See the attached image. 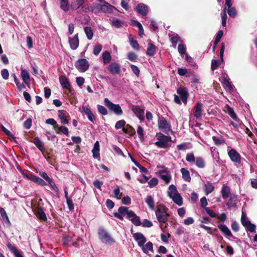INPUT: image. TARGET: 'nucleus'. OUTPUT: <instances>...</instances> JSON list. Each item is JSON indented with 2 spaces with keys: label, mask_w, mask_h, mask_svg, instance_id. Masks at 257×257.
I'll list each match as a JSON object with an SVG mask.
<instances>
[{
  "label": "nucleus",
  "mask_w": 257,
  "mask_h": 257,
  "mask_svg": "<svg viewBox=\"0 0 257 257\" xmlns=\"http://www.w3.org/2000/svg\"><path fill=\"white\" fill-rule=\"evenodd\" d=\"M118 212H113V215L115 217L119 219L120 220H123V215H126V218L129 219L131 220V219L136 216L137 214L133 211L129 210L127 207L124 206H120L118 209Z\"/></svg>",
  "instance_id": "f257e3e1"
},
{
  "label": "nucleus",
  "mask_w": 257,
  "mask_h": 257,
  "mask_svg": "<svg viewBox=\"0 0 257 257\" xmlns=\"http://www.w3.org/2000/svg\"><path fill=\"white\" fill-rule=\"evenodd\" d=\"M156 137L158 141L156 142L155 145L159 148L166 149L170 147L169 143L171 141V137L167 136L161 133L156 134Z\"/></svg>",
  "instance_id": "f03ea898"
},
{
  "label": "nucleus",
  "mask_w": 257,
  "mask_h": 257,
  "mask_svg": "<svg viewBox=\"0 0 257 257\" xmlns=\"http://www.w3.org/2000/svg\"><path fill=\"white\" fill-rule=\"evenodd\" d=\"M98 234L99 239L103 243L111 244L115 242V240L103 228H99Z\"/></svg>",
  "instance_id": "7ed1b4c3"
},
{
  "label": "nucleus",
  "mask_w": 257,
  "mask_h": 257,
  "mask_svg": "<svg viewBox=\"0 0 257 257\" xmlns=\"http://www.w3.org/2000/svg\"><path fill=\"white\" fill-rule=\"evenodd\" d=\"M105 105L109 108L110 110L113 112L117 115H121L123 113L122 110L118 104H114L111 102L108 98H105L104 99Z\"/></svg>",
  "instance_id": "20e7f679"
},
{
  "label": "nucleus",
  "mask_w": 257,
  "mask_h": 257,
  "mask_svg": "<svg viewBox=\"0 0 257 257\" xmlns=\"http://www.w3.org/2000/svg\"><path fill=\"white\" fill-rule=\"evenodd\" d=\"M94 9H95L98 12H102L105 13H112L114 7L110 5L108 3L104 1L103 5L97 4Z\"/></svg>",
  "instance_id": "39448f33"
},
{
  "label": "nucleus",
  "mask_w": 257,
  "mask_h": 257,
  "mask_svg": "<svg viewBox=\"0 0 257 257\" xmlns=\"http://www.w3.org/2000/svg\"><path fill=\"white\" fill-rule=\"evenodd\" d=\"M75 66L80 72H84L88 69L89 64L86 59H78L75 63Z\"/></svg>",
  "instance_id": "423d86ee"
},
{
  "label": "nucleus",
  "mask_w": 257,
  "mask_h": 257,
  "mask_svg": "<svg viewBox=\"0 0 257 257\" xmlns=\"http://www.w3.org/2000/svg\"><path fill=\"white\" fill-rule=\"evenodd\" d=\"M225 49V45L224 43H221V48H220V61L219 60H215L212 59L211 61V68L212 70H214L216 69L218 66H219L220 64V61L223 62V54L224 52Z\"/></svg>",
  "instance_id": "0eeeda50"
},
{
  "label": "nucleus",
  "mask_w": 257,
  "mask_h": 257,
  "mask_svg": "<svg viewBox=\"0 0 257 257\" xmlns=\"http://www.w3.org/2000/svg\"><path fill=\"white\" fill-rule=\"evenodd\" d=\"M228 155L232 162L239 164L241 162L240 154L233 149H231L228 152Z\"/></svg>",
  "instance_id": "6e6552de"
},
{
  "label": "nucleus",
  "mask_w": 257,
  "mask_h": 257,
  "mask_svg": "<svg viewBox=\"0 0 257 257\" xmlns=\"http://www.w3.org/2000/svg\"><path fill=\"white\" fill-rule=\"evenodd\" d=\"M59 79L60 83L63 88L67 89L69 92L71 93L73 90V89L71 88L69 79L65 75L60 76Z\"/></svg>",
  "instance_id": "1a4fd4ad"
},
{
  "label": "nucleus",
  "mask_w": 257,
  "mask_h": 257,
  "mask_svg": "<svg viewBox=\"0 0 257 257\" xmlns=\"http://www.w3.org/2000/svg\"><path fill=\"white\" fill-rule=\"evenodd\" d=\"M193 111L194 115L196 118L201 117L203 112V104L200 102H198L194 106Z\"/></svg>",
  "instance_id": "9d476101"
},
{
  "label": "nucleus",
  "mask_w": 257,
  "mask_h": 257,
  "mask_svg": "<svg viewBox=\"0 0 257 257\" xmlns=\"http://www.w3.org/2000/svg\"><path fill=\"white\" fill-rule=\"evenodd\" d=\"M133 237L138 242L140 247H144V244L147 241V238L143 233L141 232L134 233Z\"/></svg>",
  "instance_id": "9b49d317"
},
{
  "label": "nucleus",
  "mask_w": 257,
  "mask_h": 257,
  "mask_svg": "<svg viewBox=\"0 0 257 257\" xmlns=\"http://www.w3.org/2000/svg\"><path fill=\"white\" fill-rule=\"evenodd\" d=\"M107 69L109 72L113 75L119 74L121 71L119 65L116 62H113L110 64L108 67Z\"/></svg>",
  "instance_id": "f8f14e48"
},
{
  "label": "nucleus",
  "mask_w": 257,
  "mask_h": 257,
  "mask_svg": "<svg viewBox=\"0 0 257 257\" xmlns=\"http://www.w3.org/2000/svg\"><path fill=\"white\" fill-rule=\"evenodd\" d=\"M177 92L180 95V98L184 104L187 102V98L189 93L186 88L179 87L177 90Z\"/></svg>",
  "instance_id": "ddd939ff"
},
{
  "label": "nucleus",
  "mask_w": 257,
  "mask_h": 257,
  "mask_svg": "<svg viewBox=\"0 0 257 257\" xmlns=\"http://www.w3.org/2000/svg\"><path fill=\"white\" fill-rule=\"evenodd\" d=\"M136 9L137 12L143 16H146L149 12L148 6L143 3L138 4Z\"/></svg>",
  "instance_id": "4468645a"
},
{
  "label": "nucleus",
  "mask_w": 257,
  "mask_h": 257,
  "mask_svg": "<svg viewBox=\"0 0 257 257\" xmlns=\"http://www.w3.org/2000/svg\"><path fill=\"white\" fill-rule=\"evenodd\" d=\"M158 124L159 128L165 130H169L171 129L170 124L168 123L166 119H165L163 116L159 117Z\"/></svg>",
  "instance_id": "2eb2a0df"
},
{
  "label": "nucleus",
  "mask_w": 257,
  "mask_h": 257,
  "mask_svg": "<svg viewBox=\"0 0 257 257\" xmlns=\"http://www.w3.org/2000/svg\"><path fill=\"white\" fill-rule=\"evenodd\" d=\"M87 0H72L70 3L71 10L75 11L80 8Z\"/></svg>",
  "instance_id": "dca6fc26"
},
{
  "label": "nucleus",
  "mask_w": 257,
  "mask_h": 257,
  "mask_svg": "<svg viewBox=\"0 0 257 257\" xmlns=\"http://www.w3.org/2000/svg\"><path fill=\"white\" fill-rule=\"evenodd\" d=\"M228 202L226 203L228 208H235L237 202V196L235 194H230Z\"/></svg>",
  "instance_id": "f3484780"
},
{
  "label": "nucleus",
  "mask_w": 257,
  "mask_h": 257,
  "mask_svg": "<svg viewBox=\"0 0 257 257\" xmlns=\"http://www.w3.org/2000/svg\"><path fill=\"white\" fill-rule=\"evenodd\" d=\"M69 43L71 49L72 50H76L78 47L79 41L78 33L76 34L72 38L69 37Z\"/></svg>",
  "instance_id": "a211bd4d"
},
{
  "label": "nucleus",
  "mask_w": 257,
  "mask_h": 257,
  "mask_svg": "<svg viewBox=\"0 0 257 257\" xmlns=\"http://www.w3.org/2000/svg\"><path fill=\"white\" fill-rule=\"evenodd\" d=\"M168 210V208H167L164 205L162 204L158 205L157 206V209L155 211L156 217L159 215H162L167 213Z\"/></svg>",
  "instance_id": "6ab92c4d"
},
{
  "label": "nucleus",
  "mask_w": 257,
  "mask_h": 257,
  "mask_svg": "<svg viewBox=\"0 0 257 257\" xmlns=\"http://www.w3.org/2000/svg\"><path fill=\"white\" fill-rule=\"evenodd\" d=\"M32 142L35 145V146L42 153L45 152V149L44 148V143L40 140L39 138L35 137Z\"/></svg>",
  "instance_id": "aec40b11"
},
{
  "label": "nucleus",
  "mask_w": 257,
  "mask_h": 257,
  "mask_svg": "<svg viewBox=\"0 0 257 257\" xmlns=\"http://www.w3.org/2000/svg\"><path fill=\"white\" fill-rule=\"evenodd\" d=\"M35 214L37 217L43 221H47L46 215L41 207H38L35 211Z\"/></svg>",
  "instance_id": "412c9836"
},
{
  "label": "nucleus",
  "mask_w": 257,
  "mask_h": 257,
  "mask_svg": "<svg viewBox=\"0 0 257 257\" xmlns=\"http://www.w3.org/2000/svg\"><path fill=\"white\" fill-rule=\"evenodd\" d=\"M21 76L23 80L28 86L30 84V77L29 72L25 69H22L21 71Z\"/></svg>",
  "instance_id": "4be33fe9"
},
{
  "label": "nucleus",
  "mask_w": 257,
  "mask_h": 257,
  "mask_svg": "<svg viewBox=\"0 0 257 257\" xmlns=\"http://www.w3.org/2000/svg\"><path fill=\"white\" fill-rule=\"evenodd\" d=\"M157 49L158 48L155 45L151 43H149L148 44L146 54L148 56H153L156 54Z\"/></svg>",
  "instance_id": "5701e85b"
},
{
  "label": "nucleus",
  "mask_w": 257,
  "mask_h": 257,
  "mask_svg": "<svg viewBox=\"0 0 257 257\" xmlns=\"http://www.w3.org/2000/svg\"><path fill=\"white\" fill-rule=\"evenodd\" d=\"M170 198L179 206H181L183 204L182 198L181 195L178 193H175L173 195H170Z\"/></svg>",
  "instance_id": "b1692460"
},
{
  "label": "nucleus",
  "mask_w": 257,
  "mask_h": 257,
  "mask_svg": "<svg viewBox=\"0 0 257 257\" xmlns=\"http://www.w3.org/2000/svg\"><path fill=\"white\" fill-rule=\"evenodd\" d=\"M83 110L85 113L87 115L89 120L92 122H93L95 119V117L93 112L91 110L87 107L86 106H82Z\"/></svg>",
  "instance_id": "393cba45"
},
{
  "label": "nucleus",
  "mask_w": 257,
  "mask_h": 257,
  "mask_svg": "<svg viewBox=\"0 0 257 257\" xmlns=\"http://www.w3.org/2000/svg\"><path fill=\"white\" fill-rule=\"evenodd\" d=\"M122 131L123 133L128 134L130 137L134 136L136 134V131L130 124H127L125 127H123Z\"/></svg>",
  "instance_id": "a878e982"
},
{
  "label": "nucleus",
  "mask_w": 257,
  "mask_h": 257,
  "mask_svg": "<svg viewBox=\"0 0 257 257\" xmlns=\"http://www.w3.org/2000/svg\"><path fill=\"white\" fill-rule=\"evenodd\" d=\"M67 112L64 110H58V116L61 120V123L63 124H68L69 121L66 117Z\"/></svg>",
  "instance_id": "bb28decb"
},
{
  "label": "nucleus",
  "mask_w": 257,
  "mask_h": 257,
  "mask_svg": "<svg viewBox=\"0 0 257 257\" xmlns=\"http://www.w3.org/2000/svg\"><path fill=\"white\" fill-rule=\"evenodd\" d=\"M218 228L219 230L223 233L226 236H232V234L229 229V228L227 227L225 224H218L217 225Z\"/></svg>",
  "instance_id": "cd10ccee"
},
{
  "label": "nucleus",
  "mask_w": 257,
  "mask_h": 257,
  "mask_svg": "<svg viewBox=\"0 0 257 257\" xmlns=\"http://www.w3.org/2000/svg\"><path fill=\"white\" fill-rule=\"evenodd\" d=\"M7 246L9 249L13 252L15 257H23L21 253L18 250V249L11 243H9L7 244Z\"/></svg>",
  "instance_id": "c85d7f7f"
},
{
  "label": "nucleus",
  "mask_w": 257,
  "mask_h": 257,
  "mask_svg": "<svg viewBox=\"0 0 257 257\" xmlns=\"http://www.w3.org/2000/svg\"><path fill=\"white\" fill-rule=\"evenodd\" d=\"M221 193L223 199H226L230 194V188L227 186H223L221 189Z\"/></svg>",
  "instance_id": "c756f323"
},
{
  "label": "nucleus",
  "mask_w": 257,
  "mask_h": 257,
  "mask_svg": "<svg viewBox=\"0 0 257 257\" xmlns=\"http://www.w3.org/2000/svg\"><path fill=\"white\" fill-rule=\"evenodd\" d=\"M60 8L65 12L71 10L70 4L69 5L68 0H60Z\"/></svg>",
  "instance_id": "7c9ffc66"
},
{
  "label": "nucleus",
  "mask_w": 257,
  "mask_h": 257,
  "mask_svg": "<svg viewBox=\"0 0 257 257\" xmlns=\"http://www.w3.org/2000/svg\"><path fill=\"white\" fill-rule=\"evenodd\" d=\"M134 112L141 121L144 120V110L138 107L134 109Z\"/></svg>",
  "instance_id": "2f4dec72"
},
{
  "label": "nucleus",
  "mask_w": 257,
  "mask_h": 257,
  "mask_svg": "<svg viewBox=\"0 0 257 257\" xmlns=\"http://www.w3.org/2000/svg\"><path fill=\"white\" fill-rule=\"evenodd\" d=\"M146 202L151 210H154L155 209V201L152 196H147L146 199Z\"/></svg>",
  "instance_id": "473e14b6"
},
{
  "label": "nucleus",
  "mask_w": 257,
  "mask_h": 257,
  "mask_svg": "<svg viewBox=\"0 0 257 257\" xmlns=\"http://www.w3.org/2000/svg\"><path fill=\"white\" fill-rule=\"evenodd\" d=\"M242 225L245 227L246 229L251 232H255L256 226L254 224L251 223L250 221H247L245 223H244Z\"/></svg>",
  "instance_id": "72a5a7b5"
},
{
  "label": "nucleus",
  "mask_w": 257,
  "mask_h": 257,
  "mask_svg": "<svg viewBox=\"0 0 257 257\" xmlns=\"http://www.w3.org/2000/svg\"><path fill=\"white\" fill-rule=\"evenodd\" d=\"M181 172L182 175V178L184 179V180L186 181L190 182L191 178L190 176V173L189 171L185 168H183L181 169Z\"/></svg>",
  "instance_id": "f704fd0d"
},
{
  "label": "nucleus",
  "mask_w": 257,
  "mask_h": 257,
  "mask_svg": "<svg viewBox=\"0 0 257 257\" xmlns=\"http://www.w3.org/2000/svg\"><path fill=\"white\" fill-rule=\"evenodd\" d=\"M55 130L57 134H60L61 133H63L66 136H69L68 128L65 126L61 125L60 127L58 126V127Z\"/></svg>",
  "instance_id": "c9c22d12"
},
{
  "label": "nucleus",
  "mask_w": 257,
  "mask_h": 257,
  "mask_svg": "<svg viewBox=\"0 0 257 257\" xmlns=\"http://www.w3.org/2000/svg\"><path fill=\"white\" fill-rule=\"evenodd\" d=\"M128 38L132 47L135 50H139L140 49L139 44L137 40L134 39L132 35L130 34Z\"/></svg>",
  "instance_id": "e433bc0d"
},
{
  "label": "nucleus",
  "mask_w": 257,
  "mask_h": 257,
  "mask_svg": "<svg viewBox=\"0 0 257 257\" xmlns=\"http://www.w3.org/2000/svg\"><path fill=\"white\" fill-rule=\"evenodd\" d=\"M92 152L93 158H96L99 156V144L98 141L95 143Z\"/></svg>",
  "instance_id": "4c0bfd02"
},
{
  "label": "nucleus",
  "mask_w": 257,
  "mask_h": 257,
  "mask_svg": "<svg viewBox=\"0 0 257 257\" xmlns=\"http://www.w3.org/2000/svg\"><path fill=\"white\" fill-rule=\"evenodd\" d=\"M214 190V187L212 183L210 182H207V184L204 185V190L206 195H208L209 194L211 193Z\"/></svg>",
  "instance_id": "58836bf2"
},
{
  "label": "nucleus",
  "mask_w": 257,
  "mask_h": 257,
  "mask_svg": "<svg viewBox=\"0 0 257 257\" xmlns=\"http://www.w3.org/2000/svg\"><path fill=\"white\" fill-rule=\"evenodd\" d=\"M195 165L200 168H203L205 166V162L204 159L202 157H197L195 160Z\"/></svg>",
  "instance_id": "ea45409f"
},
{
  "label": "nucleus",
  "mask_w": 257,
  "mask_h": 257,
  "mask_svg": "<svg viewBox=\"0 0 257 257\" xmlns=\"http://www.w3.org/2000/svg\"><path fill=\"white\" fill-rule=\"evenodd\" d=\"M158 176L162 179L166 184H169L171 179V175L170 172L158 175Z\"/></svg>",
  "instance_id": "a19ab883"
},
{
  "label": "nucleus",
  "mask_w": 257,
  "mask_h": 257,
  "mask_svg": "<svg viewBox=\"0 0 257 257\" xmlns=\"http://www.w3.org/2000/svg\"><path fill=\"white\" fill-rule=\"evenodd\" d=\"M170 216V214L167 212L162 215H159L156 217L158 221L160 223H166L168 221V218Z\"/></svg>",
  "instance_id": "79ce46f5"
},
{
  "label": "nucleus",
  "mask_w": 257,
  "mask_h": 257,
  "mask_svg": "<svg viewBox=\"0 0 257 257\" xmlns=\"http://www.w3.org/2000/svg\"><path fill=\"white\" fill-rule=\"evenodd\" d=\"M102 59L104 64H107L111 60V56L109 52L105 51L102 54Z\"/></svg>",
  "instance_id": "37998d69"
},
{
  "label": "nucleus",
  "mask_w": 257,
  "mask_h": 257,
  "mask_svg": "<svg viewBox=\"0 0 257 257\" xmlns=\"http://www.w3.org/2000/svg\"><path fill=\"white\" fill-rule=\"evenodd\" d=\"M141 247L143 252L147 254L149 252V250H153V245L152 242L149 241L145 245L144 244V247Z\"/></svg>",
  "instance_id": "c03bdc74"
},
{
  "label": "nucleus",
  "mask_w": 257,
  "mask_h": 257,
  "mask_svg": "<svg viewBox=\"0 0 257 257\" xmlns=\"http://www.w3.org/2000/svg\"><path fill=\"white\" fill-rule=\"evenodd\" d=\"M84 30L87 39L88 40H91L93 36V33L91 28L90 27H85Z\"/></svg>",
  "instance_id": "a18cd8bd"
},
{
  "label": "nucleus",
  "mask_w": 257,
  "mask_h": 257,
  "mask_svg": "<svg viewBox=\"0 0 257 257\" xmlns=\"http://www.w3.org/2000/svg\"><path fill=\"white\" fill-rule=\"evenodd\" d=\"M227 113L234 120H237V117L233 109L229 106H227Z\"/></svg>",
  "instance_id": "49530a36"
},
{
  "label": "nucleus",
  "mask_w": 257,
  "mask_h": 257,
  "mask_svg": "<svg viewBox=\"0 0 257 257\" xmlns=\"http://www.w3.org/2000/svg\"><path fill=\"white\" fill-rule=\"evenodd\" d=\"M80 8L81 10L84 13H88L89 12H93L94 11L93 8L91 6L90 4H87L84 6L83 5Z\"/></svg>",
  "instance_id": "de8ad7c7"
},
{
  "label": "nucleus",
  "mask_w": 257,
  "mask_h": 257,
  "mask_svg": "<svg viewBox=\"0 0 257 257\" xmlns=\"http://www.w3.org/2000/svg\"><path fill=\"white\" fill-rule=\"evenodd\" d=\"M212 140L214 141L215 144L217 146L225 143V141L223 140L222 137H217L215 136H213L212 137Z\"/></svg>",
  "instance_id": "09e8293b"
},
{
  "label": "nucleus",
  "mask_w": 257,
  "mask_h": 257,
  "mask_svg": "<svg viewBox=\"0 0 257 257\" xmlns=\"http://www.w3.org/2000/svg\"><path fill=\"white\" fill-rule=\"evenodd\" d=\"M46 123L53 126V128L56 130L58 127L57 121L54 118H49L46 120Z\"/></svg>",
  "instance_id": "8fccbe9b"
},
{
  "label": "nucleus",
  "mask_w": 257,
  "mask_h": 257,
  "mask_svg": "<svg viewBox=\"0 0 257 257\" xmlns=\"http://www.w3.org/2000/svg\"><path fill=\"white\" fill-rule=\"evenodd\" d=\"M178 191L176 186L173 184L170 185L169 187V191H168V196L170 195H173L175 193H178Z\"/></svg>",
  "instance_id": "3c124183"
},
{
  "label": "nucleus",
  "mask_w": 257,
  "mask_h": 257,
  "mask_svg": "<svg viewBox=\"0 0 257 257\" xmlns=\"http://www.w3.org/2000/svg\"><path fill=\"white\" fill-rule=\"evenodd\" d=\"M97 107L98 111L99 112V113H100L103 115H105L108 114L107 110L104 106L99 105V104H98L97 105Z\"/></svg>",
  "instance_id": "603ef678"
},
{
  "label": "nucleus",
  "mask_w": 257,
  "mask_h": 257,
  "mask_svg": "<svg viewBox=\"0 0 257 257\" xmlns=\"http://www.w3.org/2000/svg\"><path fill=\"white\" fill-rule=\"evenodd\" d=\"M34 182L42 186L47 185L46 182L43 179L37 176L34 180Z\"/></svg>",
  "instance_id": "864d4df0"
},
{
  "label": "nucleus",
  "mask_w": 257,
  "mask_h": 257,
  "mask_svg": "<svg viewBox=\"0 0 257 257\" xmlns=\"http://www.w3.org/2000/svg\"><path fill=\"white\" fill-rule=\"evenodd\" d=\"M170 37H171V42L173 45H176L177 42L181 41V38L178 35H172Z\"/></svg>",
  "instance_id": "5fc2aeb1"
},
{
  "label": "nucleus",
  "mask_w": 257,
  "mask_h": 257,
  "mask_svg": "<svg viewBox=\"0 0 257 257\" xmlns=\"http://www.w3.org/2000/svg\"><path fill=\"white\" fill-rule=\"evenodd\" d=\"M112 25L116 28H119L122 27L123 23L117 19H113L112 21Z\"/></svg>",
  "instance_id": "6e6d98bb"
},
{
  "label": "nucleus",
  "mask_w": 257,
  "mask_h": 257,
  "mask_svg": "<svg viewBox=\"0 0 257 257\" xmlns=\"http://www.w3.org/2000/svg\"><path fill=\"white\" fill-rule=\"evenodd\" d=\"M186 160L189 163H193L195 161L196 158H195L194 154L191 153L187 154Z\"/></svg>",
  "instance_id": "4d7b16f0"
},
{
  "label": "nucleus",
  "mask_w": 257,
  "mask_h": 257,
  "mask_svg": "<svg viewBox=\"0 0 257 257\" xmlns=\"http://www.w3.org/2000/svg\"><path fill=\"white\" fill-rule=\"evenodd\" d=\"M227 13L228 15L232 18L235 17L237 15V12L236 11V9H235V8L233 7L228 8Z\"/></svg>",
  "instance_id": "13d9d810"
},
{
  "label": "nucleus",
  "mask_w": 257,
  "mask_h": 257,
  "mask_svg": "<svg viewBox=\"0 0 257 257\" xmlns=\"http://www.w3.org/2000/svg\"><path fill=\"white\" fill-rule=\"evenodd\" d=\"M178 50L181 55L186 54V48L184 44H179L178 47Z\"/></svg>",
  "instance_id": "bf43d9fd"
},
{
  "label": "nucleus",
  "mask_w": 257,
  "mask_h": 257,
  "mask_svg": "<svg viewBox=\"0 0 257 257\" xmlns=\"http://www.w3.org/2000/svg\"><path fill=\"white\" fill-rule=\"evenodd\" d=\"M131 221L135 225L137 226L141 225L142 224L140 217L137 215L131 219Z\"/></svg>",
  "instance_id": "052dcab7"
},
{
  "label": "nucleus",
  "mask_w": 257,
  "mask_h": 257,
  "mask_svg": "<svg viewBox=\"0 0 257 257\" xmlns=\"http://www.w3.org/2000/svg\"><path fill=\"white\" fill-rule=\"evenodd\" d=\"M137 133L139 135V139L141 140H143L144 139V131H143L142 127L141 125L138 126Z\"/></svg>",
  "instance_id": "680f3d73"
},
{
  "label": "nucleus",
  "mask_w": 257,
  "mask_h": 257,
  "mask_svg": "<svg viewBox=\"0 0 257 257\" xmlns=\"http://www.w3.org/2000/svg\"><path fill=\"white\" fill-rule=\"evenodd\" d=\"M125 121L123 119L120 120L118 121L115 125V128L116 130L119 129L120 128L124 127V126L125 125Z\"/></svg>",
  "instance_id": "e2e57ef3"
},
{
  "label": "nucleus",
  "mask_w": 257,
  "mask_h": 257,
  "mask_svg": "<svg viewBox=\"0 0 257 257\" xmlns=\"http://www.w3.org/2000/svg\"><path fill=\"white\" fill-rule=\"evenodd\" d=\"M132 71L133 73L137 76H139L140 75V70L139 68L136 65L134 64H131L130 65Z\"/></svg>",
  "instance_id": "0e129e2a"
},
{
  "label": "nucleus",
  "mask_w": 257,
  "mask_h": 257,
  "mask_svg": "<svg viewBox=\"0 0 257 257\" xmlns=\"http://www.w3.org/2000/svg\"><path fill=\"white\" fill-rule=\"evenodd\" d=\"M102 45H100V44H97L95 46L94 48V49H93V54L96 55V56H97L99 53L100 52L101 49H102Z\"/></svg>",
  "instance_id": "69168bd1"
},
{
  "label": "nucleus",
  "mask_w": 257,
  "mask_h": 257,
  "mask_svg": "<svg viewBox=\"0 0 257 257\" xmlns=\"http://www.w3.org/2000/svg\"><path fill=\"white\" fill-rule=\"evenodd\" d=\"M149 186L150 188H153L158 184V180L157 178H153L149 182Z\"/></svg>",
  "instance_id": "338daca9"
},
{
  "label": "nucleus",
  "mask_w": 257,
  "mask_h": 257,
  "mask_svg": "<svg viewBox=\"0 0 257 257\" xmlns=\"http://www.w3.org/2000/svg\"><path fill=\"white\" fill-rule=\"evenodd\" d=\"M223 32L222 30H219L218 32L217 33V35H216L215 39V43L218 44L219 41H220L221 38L223 36Z\"/></svg>",
  "instance_id": "774afa93"
}]
</instances>
